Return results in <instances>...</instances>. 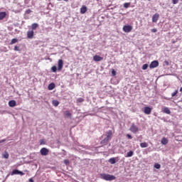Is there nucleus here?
I'll use <instances>...</instances> for the list:
<instances>
[{"instance_id":"f257e3e1","label":"nucleus","mask_w":182,"mask_h":182,"mask_svg":"<svg viewBox=\"0 0 182 182\" xmlns=\"http://www.w3.org/2000/svg\"><path fill=\"white\" fill-rule=\"evenodd\" d=\"M100 176V178L105 180V181H113L116 178V176L109 173H101Z\"/></svg>"},{"instance_id":"f03ea898","label":"nucleus","mask_w":182,"mask_h":182,"mask_svg":"<svg viewBox=\"0 0 182 182\" xmlns=\"http://www.w3.org/2000/svg\"><path fill=\"white\" fill-rule=\"evenodd\" d=\"M123 31L124 32H125L126 33H129L130 32H132V29H133V26H123Z\"/></svg>"},{"instance_id":"7ed1b4c3","label":"nucleus","mask_w":182,"mask_h":182,"mask_svg":"<svg viewBox=\"0 0 182 182\" xmlns=\"http://www.w3.org/2000/svg\"><path fill=\"white\" fill-rule=\"evenodd\" d=\"M40 153L41 156H48V154H49V149H48L47 148H42L40 150Z\"/></svg>"},{"instance_id":"20e7f679","label":"nucleus","mask_w":182,"mask_h":182,"mask_svg":"<svg viewBox=\"0 0 182 182\" xmlns=\"http://www.w3.org/2000/svg\"><path fill=\"white\" fill-rule=\"evenodd\" d=\"M112 137H113V131L109 130L106 132V139L109 141L112 140Z\"/></svg>"},{"instance_id":"39448f33","label":"nucleus","mask_w":182,"mask_h":182,"mask_svg":"<svg viewBox=\"0 0 182 182\" xmlns=\"http://www.w3.org/2000/svg\"><path fill=\"white\" fill-rule=\"evenodd\" d=\"M157 66H159V61L158 60H154L149 65L150 69H154V68H157Z\"/></svg>"},{"instance_id":"423d86ee","label":"nucleus","mask_w":182,"mask_h":182,"mask_svg":"<svg viewBox=\"0 0 182 182\" xmlns=\"http://www.w3.org/2000/svg\"><path fill=\"white\" fill-rule=\"evenodd\" d=\"M130 131L132 133H137V132H139V127H137V126L133 124L130 127Z\"/></svg>"},{"instance_id":"0eeeda50","label":"nucleus","mask_w":182,"mask_h":182,"mask_svg":"<svg viewBox=\"0 0 182 182\" xmlns=\"http://www.w3.org/2000/svg\"><path fill=\"white\" fill-rule=\"evenodd\" d=\"M160 18V14L156 13L155 14H154V16H152V22H154V23H156L158 21L159 18Z\"/></svg>"},{"instance_id":"6e6552de","label":"nucleus","mask_w":182,"mask_h":182,"mask_svg":"<svg viewBox=\"0 0 182 182\" xmlns=\"http://www.w3.org/2000/svg\"><path fill=\"white\" fill-rule=\"evenodd\" d=\"M93 60H95V62H101V60H103V57L95 55L93 56Z\"/></svg>"},{"instance_id":"1a4fd4ad","label":"nucleus","mask_w":182,"mask_h":182,"mask_svg":"<svg viewBox=\"0 0 182 182\" xmlns=\"http://www.w3.org/2000/svg\"><path fill=\"white\" fill-rule=\"evenodd\" d=\"M58 70H62L63 69V60H58Z\"/></svg>"},{"instance_id":"9d476101","label":"nucleus","mask_w":182,"mask_h":182,"mask_svg":"<svg viewBox=\"0 0 182 182\" xmlns=\"http://www.w3.org/2000/svg\"><path fill=\"white\" fill-rule=\"evenodd\" d=\"M144 113H145V114H151V108L149 107H145L144 108Z\"/></svg>"},{"instance_id":"9b49d317","label":"nucleus","mask_w":182,"mask_h":182,"mask_svg":"<svg viewBox=\"0 0 182 182\" xmlns=\"http://www.w3.org/2000/svg\"><path fill=\"white\" fill-rule=\"evenodd\" d=\"M34 33H35L33 32V30L28 31L27 32V38H28V39H32L33 38Z\"/></svg>"},{"instance_id":"f8f14e48","label":"nucleus","mask_w":182,"mask_h":182,"mask_svg":"<svg viewBox=\"0 0 182 182\" xmlns=\"http://www.w3.org/2000/svg\"><path fill=\"white\" fill-rule=\"evenodd\" d=\"M64 116L65 117H68L69 119H72V113H70V111L66 110L64 112Z\"/></svg>"},{"instance_id":"ddd939ff","label":"nucleus","mask_w":182,"mask_h":182,"mask_svg":"<svg viewBox=\"0 0 182 182\" xmlns=\"http://www.w3.org/2000/svg\"><path fill=\"white\" fill-rule=\"evenodd\" d=\"M9 107H15V106H16V101L15 100H10L9 102Z\"/></svg>"},{"instance_id":"4468645a","label":"nucleus","mask_w":182,"mask_h":182,"mask_svg":"<svg viewBox=\"0 0 182 182\" xmlns=\"http://www.w3.org/2000/svg\"><path fill=\"white\" fill-rule=\"evenodd\" d=\"M163 113H166V114H171V111H170V109L167 107H165L163 109H162Z\"/></svg>"},{"instance_id":"2eb2a0df","label":"nucleus","mask_w":182,"mask_h":182,"mask_svg":"<svg viewBox=\"0 0 182 182\" xmlns=\"http://www.w3.org/2000/svg\"><path fill=\"white\" fill-rule=\"evenodd\" d=\"M87 12V7L86 6H82L80 8V14H86Z\"/></svg>"},{"instance_id":"dca6fc26","label":"nucleus","mask_w":182,"mask_h":182,"mask_svg":"<svg viewBox=\"0 0 182 182\" xmlns=\"http://www.w3.org/2000/svg\"><path fill=\"white\" fill-rule=\"evenodd\" d=\"M6 17V11L0 12V21L4 19Z\"/></svg>"},{"instance_id":"f3484780","label":"nucleus","mask_w":182,"mask_h":182,"mask_svg":"<svg viewBox=\"0 0 182 182\" xmlns=\"http://www.w3.org/2000/svg\"><path fill=\"white\" fill-rule=\"evenodd\" d=\"M108 161H109V163L110 164H116V158H114V157H112V158H111V159H109V160H108Z\"/></svg>"},{"instance_id":"a211bd4d","label":"nucleus","mask_w":182,"mask_h":182,"mask_svg":"<svg viewBox=\"0 0 182 182\" xmlns=\"http://www.w3.org/2000/svg\"><path fill=\"white\" fill-rule=\"evenodd\" d=\"M55 87V83L51 82L48 85V90H53V88Z\"/></svg>"},{"instance_id":"6ab92c4d","label":"nucleus","mask_w":182,"mask_h":182,"mask_svg":"<svg viewBox=\"0 0 182 182\" xmlns=\"http://www.w3.org/2000/svg\"><path fill=\"white\" fill-rule=\"evenodd\" d=\"M161 144H167L168 143V139H167L166 137L162 138L161 141Z\"/></svg>"},{"instance_id":"aec40b11","label":"nucleus","mask_w":182,"mask_h":182,"mask_svg":"<svg viewBox=\"0 0 182 182\" xmlns=\"http://www.w3.org/2000/svg\"><path fill=\"white\" fill-rule=\"evenodd\" d=\"M2 157L4 159H9V154L8 153V151H4L3 154H2Z\"/></svg>"},{"instance_id":"412c9836","label":"nucleus","mask_w":182,"mask_h":182,"mask_svg":"<svg viewBox=\"0 0 182 182\" xmlns=\"http://www.w3.org/2000/svg\"><path fill=\"white\" fill-rule=\"evenodd\" d=\"M38 26H39V24H38L37 23H33L31 25V29L32 31H35V29H36L38 28Z\"/></svg>"},{"instance_id":"4be33fe9","label":"nucleus","mask_w":182,"mask_h":182,"mask_svg":"<svg viewBox=\"0 0 182 182\" xmlns=\"http://www.w3.org/2000/svg\"><path fill=\"white\" fill-rule=\"evenodd\" d=\"M148 146H149V144H147V142H142L140 144V147H141L142 149H144Z\"/></svg>"},{"instance_id":"5701e85b","label":"nucleus","mask_w":182,"mask_h":182,"mask_svg":"<svg viewBox=\"0 0 182 182\" xmlns=\"http://www.w3.org/2000/svg\"><path fill=\"white\" fill-rule=\"evenodd\" d=\"M134 154V152L133 151H129L127 154L126 157H132V156Z\"/></svg>"},{"instance_id":"b1692460","label":"nucleus","mask_w":182,"mask_h":182,"mask_svg":"<svg viewBox=\"0 0 182 182\" xmlns=\"http://www.w3.org/2000/svg\"><path fill=\"white\" fill-rule=\"evenodd\" d=\"M52 103L55 107H58V106H59V101L58 100H53Z\"/></svg>"},{"instance_id":"393cba45","label":"nucleus","mask_w":182,"mask_h":182,"mask_svg":"<svg viewBox=\"0 0 182 182\" xmlns=\"http://www.w3.org/2000/svg\"><path fill=\"white\" fill-rule=\"evenodd\" d=\"M109 140L105 138L103 140L101 141V144H107L109 143Z\"/></svg>"},{"instance_id":"a878e982","label":"nucleus","mask_w":182,"mask_h":182,"mask_svg":"<svg viewBox=\"0 0 182 182\" xmlns=\"http://www.w3.org/2000/svg\"><path fill=\"white\" fill-rule=\"evenodd\" d=\"M51 70L52 72H53L54 73H56L57 70H58V68L55 66V65H53L52 68H51Z\"/></svg>"},{"instance_id":"bb28decb","label":"nucleus","mask_w":182,"mask_h":182,"mask_svg":"<svg viewBox=\"0 0 182 182\" xmlns=\"http://www.w3.org/2000/svg\"><path fill=\"white\" fill-rule=\"evenodd\" d=\"M19 173V170L18 169H14L12 172H11V176H14L15 174H18Z\"/></svg>"},{"instance_id":"cd10ccee","label":"nucleus","mask_w":182,"mask_h":182,"mask_svg":"<svg viewBox=\"0 0 182 182\" xmlns=\"http://www.w3.org/2000/svg\"><path fill=\"white\" fill-rule=\"evenodd\" d=\"M18 43V39L17 38H13L10 43V45H14V43Z\"/></svg>"},{"instance_id":"c85d7f7f","label":"nucleus","mask_w":182,"mask_h":182,"mask_svg":"<svg viewBox=\"0 0 182 182\" xmlns=\"http://www.w3.org/2000/svg\"><path fill=\"white\" fill-rule=\"evenodd\" d=\"M154 168H161V165H160V164H155L154 166Z\"/></svg>"},{"instance_id":"c756f323","label":"nucleus","mask_w":182,"mask_h":182,"mask_svg":"<svg viewBox=\"0 0 182 182\" xmlns=\"http://www.w3.org/2000/svg\"><path fill=\"white\" fill-rule=\"evenodd\" d=\"M77 103H82V102H85V100L82 97H80L77 100Z\"/></svg>"},{"instance_id":"7c9ffc66","label":"nucleus","mask_w":182,"mask_h":182,"mask_svg":"<svg viewBox=\"0 0 182 182\" xmlns=\"http://www.w3.org/2000/svg\"><path fill=\"white\" fill-rule=\"evenodd\" d=\"M178 93V90H175V91L171 94V97H174V96H176Z\"/></svg>"},{"instance_id":"2f4dec72","label":"nucleus","mask_w":182,"mask_h":182,"mask_svg":"<svg viewBox=\"0 0 182 182\" xmlns=\"http://www.w3.org/2000/svg\"><path fill=\"white\" fill-rule=\"evenodd\" d=\"M40 144L41 146L46 144V141H45V139H40Z\"/></svg>"},{"instance_id":"473e14b6","label":"nucleus","mask_w":182,"mask_h":182,"mask_svg":"<svg viewBox=\"0 0 182 182\" xmlns=\"http://www.w3.org/2000/svg\"><path fill=\"white\" fill-rule=\"evenodd\" d=\"M148 68H149V65H148V64H144V65L142 66V70H147Z\"/></svg>"},{"instance_id":"72a5a7b5","label":"nucleus","mask_w":182,"mask_h":182,"mask_svg":"<svg viewBox=\"0 0 182 182\" xmlns=\"http://www.w3.org/2000/svg\"><path fill=\"white\" fill-rule=\"evenodd\" d=\"M130 6V3H124V8H129Z\"/></svg>"},{"instance_id":"f704fd0d","label":"nucleus","mask_w":182,"mask_h":182,"mask_svg":"<svg viewBox=\"0 0 182 182\" xmlns=\"http://www.w3.org/2000/svg\"><path fill=\"white\" fill-rule=\"evenodd\" d=\"M14 50H15L16 52H18V51H19V50H21L19 49V47H18V46H15V47H14Z\"/></svg>"},{"instance_id":"c9c22d12","label":"nucleus","mask_w":182,"mask_h":182,"mask_svg":"<svg viewBox=\"0 0 182 182\" xmlns=\"http://www.w3.org/2000/svg\"><path fill=\"white\" fill-rule=\"evenodd\" d=\"M112 76H116L117 73H116V70H114V69L112 70Z\"/></svg>"},{"instance_id":"e433bc0d","label":"nucleus","mask_w":182,"mask_h":182,"mask_svg":"<svg viewBox=\"0 0 182 182\" xmlns=\"http://www.w3.org/2000/svg\"><path fill=\"white\" fill-rule=\"evenodd\" d=\"M172 3L173 5H176V4H178V0H172Z\"/></svg>"},{"instance_id":"4c0bfd02","label":"nucleus","mask_w":182,"mask_h":182,"mask_svg":"<svg viewBox=\"0 0 182 182\" xmlns=\"http://www.w3.org/2000/svg\"><path fill=\"white\" fill-rule=\"evenodd\" d=\"M151 31L153 33H156V32H157V28H152Z\"/></svg>"},{"instance_id":"58836bf2","label":"nucleus","mask_w":182,"mask_h":182,"mask_svg":"<svg viewBox=\"0 0 182 182\" xmlns=\"http://www.w3.org/2000/svg\"><path fill=\"white\" fill-rule=\"evenodd\" d=\"M127 137L128 139H129L130 140H131V139H133V137L132 136V135H130V134H127Z\"/></svg>"},{"instance_id":"ea45409f","label":"nucleus","mask_w":182,"mask_h":182,"mask_svg":"<svg viewBox=\"0 0 182 182\" xmlns=\"http://www.w3.org/2000/svg\"><path fill=\"white\" fill-rule=\"evenodd\" d=\"M18 174H20V176H24L25 173L21 171H18Z\"/></svg>"},{"instance_id":"a19ab883","label":"nucleus","mask_w":182,"mask_h":182,"mask_svg":"<svg viewBox=\"0 0 182 182\" xmlns=\"http://www.w3.org/2000/svg\"><path fill=\"white\" fill-rule=\"evenodd\" d=\"M64 163L65 164H69V160L68 159L64 160Z\"/></svg>"},{"instance_id":"79ce46f5","label":"nucleus","mask_w":182,"mask_h":182,"mask_svg":"<svg viewBox=\"0 0 182 182\" xmlns=\"http://www.w3.org/2000/svg\"><path fill=\"white\" fill-rule=\"evenodd\" d=\"M29 182H35L32 178L28 180Z\"/></svg>"},{"instance_id":"37998d69","label":"nucleus","mask_w":182,"mask_h":182,"mask_svg":"<svg viewBox=\"0 0 182 182\" xmlns=\"http://www.w3.org/2000/svg\"><path fill=\"white\" fill-rule=\"evenodd\" d=\"M30 12H31V10H30V9H28V10L26 11V13H27V14H29Z\"/></svg>"},{"instance_id":"c03bdc74","label":"nucleus","mask_w":182,"mask_h":182,"mask_svg":"<svg viewBox=\"0 0 182 182\" xmlns=\"http://www.w3.org/2000/svg\"><path fill=\"white\" fill-rule=\"evenodd\" d=\"M179 92H182V87H180Z\"/></svg>"},{"instance_id":"a18cd8bd","label":"nucleus","mask_w":182,"mask_h":182,"mask_svg":"<svg viewBox=\"0 0 182 182\" xmlns=\"http://www.w3.org/2000/svg\"><path fill=\"white\" fill-rule=\"evenodd\" d=\"M58 1H62V0H58ZM65 1V2H68L69 0H63Z\"/></svg>"},{"instance_id":"49530a36","label":"nucleus","mask_w":182,"mask_h":182,"mask_svg":"<svg viewBox=\"0 0 182 182\" xmlns=\"http://www.w3.org/2000/svg\"><path fill=\"white\" fill-rule=\"evenodd\" d=\"M166 65H168V61H166Z\"/></svg>"},{"instance_id":"de8ad7c7","label":"nucleus","mask_w":182,"mask_h":182,"mask_svg":"<svg viewBox=\"0 0 182 182\" xmlns=\"http://www.w3.org/2000/svg\"><path fill=\"white\" fill-rule=\"evenodd\" d=\"M173 43H176V41H173Z\"/></svg>"},{"instance_id":"09e8293b","label":"nucleus","mask_w":182,"mask_h":182,"mask_svg":"<svg viewBox=\"0 0 182 182\" xmlns=\"http://www.w3.org/2000/svg\"><path fill=\"white\" fill-rule=\"evenodd\" d=\"M149 1V2H150V1H151V0H148Z\"/></svg>"},{"instance_id":"8fccbe9b","label":"nucleus","mask_w":182,"mask_h":182,"mask_svg":"<svg viewBox=\"0 0 182 182\" xmlns=\"http://www.w3.org/2000/svg\"><path fill=\"white\" fill-rule=\"evenodd\" d=\"M2 141H5V139H4V140H2Z\"/></svg>"}]
</instances>
